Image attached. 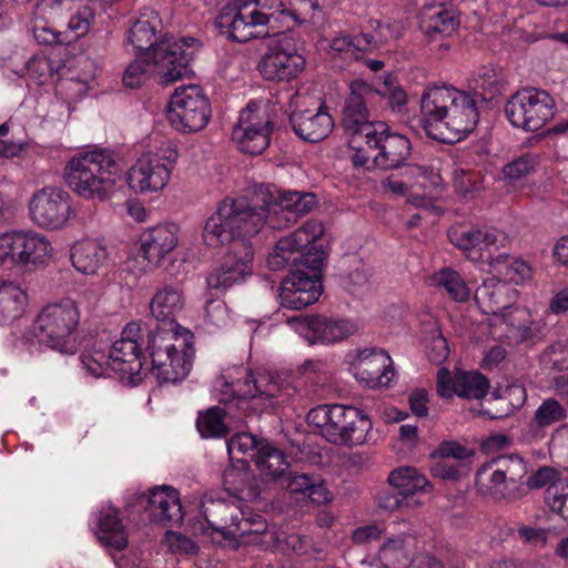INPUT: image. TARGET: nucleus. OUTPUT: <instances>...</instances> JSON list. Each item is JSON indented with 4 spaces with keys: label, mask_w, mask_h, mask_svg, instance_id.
<instances>
[{
    "label": "nucleus",
    "mask_w": 568,
    "mask_h": 568,
    "mask_svg": "<svg viewBox=\"0 0 568 568\" xmlns=\"http://www.w3.org/2000/svg\"><path fill=\"white\" fill-rule=\"evenodd\" d=\"M81 368L83 372L94 378L110 376L111 365L109 364V354L101 349H87L81 356Z\"/></svg>",
    "instance_id": "nucleus-52"
},
{
    "label": "nucleus",
    "mask_w": 568,
    "mask_h": 568,
    "mask_svg": "<svg viewBox=\"0 0 568 568\" xmlns=\"http://www.w3.org/2000/svg\"><path fill=\"white\" fill-rule=\"evenodd\" d=\"M52 253L51 243L36 232L0 234V265L6 263L43 264Z\"/></svg>",
    "instance_id": "nucleus-19"
},
{
    "label": "nucleus",
    "mask_w": 568,
    "mask_h": 568,
    "mask_svg": "<svg viewBox=\"0 0 568 568\" xmlns=\"http://www.w3.org/2000/svg\"><path fill=\"white\" fill-rule=\"evenodd\" d=\"M119 168L108 150L94 149L72 156L65 165L69 186L85 200L105 201L113 192Z\"/></svg>",
    "instance_id": "nucleus-7"
},
{
    "label": "nucleus",
    "mask_w": 568,
    "mask_h": 568,
    "mask_svg": "<svg viewBox=\"0 0 568 568\" xmlns=\"http://www.w3.org/2000/svg\"><path fill=\"white\" fill-rule=\"evenodd\" d=\"M253 256L254 252L252 246L232 251L225 257L224 262L207 276V286L220 292H225L233 285L242 283L252 274Z\"/></svg>",
    "instance_id": "nucleus-29"
},
{
    "label": "nucleus",
    "mask_w": 568,
    "mask_h": 568,
    "mask_svg": "<svg viewBox=\"0 0 568 568\" xmlns=\"http://www.w3.org/2000/svg\"><path fill=\"white\" fill-rule=\"evenodd\" d=\"M566 408L556 399H545L536 409L532 417V425L537 427H548L555 423L567 418Z\"/></svg>",
    "instance_id": "nucleus-54"
},
{
    "label": "nucleus",
    "mask_w": 568,
    "mask_h": 568,
    "mask_svg": "<svg viewBox=\"0 0 568 568\" xmlns=\"http://www.w3.org/2000/svg\"><path fill=\"white\" fill-rule=\"evenodd\" d=\"M161 20L156 12L144 9L128 30L126 45L138 54H146L156 42V32Z\"/></svg>",
    "instance_id": "nucleus-37"
},
{
    "label": "nucleus",
    "mask_w": 568,
    "mask_h": 568,
    "mask_svg": "<svg viewBox=\"0 0 568 568\" xmlns=\"http://www.w3.org/2000/svg\"><path fill=\"white\" fill-rule=\"evenodd\" d=\"M527 462L517 454L500 455L484 463L476 471L477 490L495 500L506 498L509 485L523 479Z\"/></svg>",
    "instance_id": "nucleus-16"
},
{
    "label": "nucleus",
    "mask_w": 568,
    "mask_h": 568,
    "mask_svg": "<svg viewBox=\"0 0 568 568\" xmlns=\"http://www.w3.org/2000/svg\"><path fill=\"white\" fill-rule=\"evenodd\" d=\"M288 325L310 344H334L354 335L357 325L347 318H332L322 315L294 316Z\"/></svg>",
    "instance_id": "nucleus-22"
},
{
    "label": "nucleus",
    "mask_w": 568,
    "mask_h": 568,
    "mask_svg": "<svg viewBox=\"0 0 568 568\" xmlns=\"http://www.w3.org/2000/svg\"><path fill=\"white\" fill-rule=\"evenodd\" d=\"M256 213H264L262 230L270 226L281 230L295 223L297 219L316 205L313 193L280 191L273 184H258L248 187Z\"/></svg>",
    "instance_id": "nucleus-10"
},
{
    "label": "nucleus",
    "mask_w": 568,
    "mask_h": 568,
    "mask_svg": "<svg viewBox=\"0 0 568 568\" xmlns=\"http://www.w3.org/2000/svg\"><path fill=\"white\" fill-rule=\"evenodd\" d=\"M490 267L503 283L515 285L524 284L532 278L531 266L521 258H509L508 255L499 254L490 262Z\"/></svg>",
    "instance_id": "nucleus-44"
},
{
    "label": "nucleus",
    "mask_w": 568,
    "mask_h": 568,
    "mask_svg": "<svg viewBox=\"0 0 568 568\" xmlns=\"http://www.w3.org/2000/svg\"><path fill=\"white\" fill-rule=\"evenodd\" d=\"M273 129L274 124L266 108L250 101L233 128L232 141L243 153L257 155L270 145Z\"/></svg>",
    "instance_id": "nucleus-17"
},
{
    "label": "nucleus",
    "mask_w": 568,
    "mask_h": 568,
    "mask_svg": "<svg viewBox=\"0 0 568 568\" xmlns=\"http://www.w3.org/2000/svg\"><path fill=\"white\" fill-rule=\"evenodd\" d=\"M153 75L152 67L149 60H135L129 64L123 74L124 85L134 89L140 87L145 80Z\"/></svg>",
    "instance_id": "nucleus-59"
},
{
    "label": "nucleus",
    "mask_w": 568,
    "mask_h": 568,
    "mask_svg": "<svg viewBox=\"0 0 568 568\" xmlns=\"http://www.w3.org/2000/svg\"><path fill=\"white\" fill-rule=\"evenodd\" d=\"M560 479L561 478H558V473L554 468L541 467L528 478L527 485L531 489H538L545 486L548 488Z\"/></svg>",
    "instance_id": "nucleus-64"
},
{
    "label": "nucleus",
    "mask_w": 568,
    "mask_h": 568,
    "mask_svg": "<svg viewBox=\"0 0 568 568\" xmlns=\"http://www.w3.org/2000/svg\"><path fill=\"white\" fill-rule=\"evenodd\" d=\"M224 485L226 489L234 494H245V483L252 475L243 467H231L224 471Z\"/></svg>",
    "instance_id": "nucleus-62"
},
{
    "label": "nucleus",
    "mask_w": 568,
    "mask_h": 568,
    "mask_svg": "<svg viewBox=\"0 0 568 568\" xmlns=\"http://www.w3.org/2000/svg\"><path fill=\"white\" fill-rule=\"evenodd\" d=\"M178 158V146L172 141L143 153L126 172L129 187L140 194L162 191L171 179Z\"/></svg>",
    "instance_id": "nucleus-12"
},
{
    "label": "nucleus",
    "mask_w": 568,
    "mask_h": 568,
    "mask_svg": "<svg viewBox=\"0 0 568 568\" xmlns=\"http://www.w3.org/2000/svg\"><path fill=\"white\" fill-rule=\"evenodd\" d=\"M138 500L148 513L150 521L176 525L183 519L179 491L171 486L155 487L148 496L140 494Z\"/></svg>",
    "instance_id": "nucleus-28"
},
{
    "label": "nucleus",
    "mask_w": 568,
    "mask_h": 568,
    "mask_svg": "<svg viewBox=\"0 0 568 568\" xmlns=\"http://www.w3.org/2000/svg\"><path fill=\"white\" fill-rule=\"evenodd\" d=\"M375 49L374 39L369 33H362L353 38L339 34L332 39L329 53L333 58L341 57L345 60H359L365 52Z\"/></svg>",
    "instance_id": "nucleus-43"
},
{
    "label": "nucleus",
    "mask_w": 568,
    "mask_h": 568,
    "mask_svg": "<svg viewBox=\"0 0 568 568\" xmlns=\"http://www.w3.org/2000/svg\"><path fill=\"white\" fill-rule=\"evenodd\" d=\"M256 10L266 16V27L273 20L277 21L281 18H287L286 9L281 0H251Z\"/></svg>",
    "instance_id": "nucleus-63"
},
{
    "label": "nucleus",
    "mask_w": 568,
    "mask_h": 568,
    "mask_svg": "<svg viewBox=\"0 0 568 568\" xmlns=\"http://www.w3.org/2000/svg\"><path fill=\"white\" fill-rule=\"evenodd\" d=\"M141 344L115 341L109 351L111 371L121 375H138L142 369Z\"/></svg>",
    "instance_id": "nucleus-41"
},
{
    "label": "nucleus",
    "mask_w": 568,
    "mask_h": 568,
    "mask_svg": "<svg viewBox=\"0 0 568 568\" xmlns=\"http://www.w3.org/2000/svg\"><path fill=\"white\" fill-rule=\"evenodd\" d=\"M415 544V538L408 534L388 538L379 548L378 557L387 568H406L412 561Z\"/></svg>",
    "instance_id": "nucleus-42"
},
{
    "label": "nucleus",
    "mask_w": 568,
    "mask_h": 568,
    "mask_svg": "<svg viewBox=\"0 0 568 568\" xmlns=\"http://www.w3.org/2000/svg\"><path fill=\"white\" fill-rule=\"evenodd\" d=\"M305 68V58L296 41L287 34L272 40L257 63V70L266 81L284 82L295 79Z\"/></svg>",
    "instance_id": "nucleus-18"
},
{
    "label": "nucleus",
    "mask_w": 568,
    "mask_h": 568,
    "mask_svg": "<svg viewBox=\"0 0 568 568\" xmlns=\"http://www.w3.org/2000/svg\"><path fill=\"white\" fill-rule=\"evenodd\" d=\"M433 284L445 290L455 302H466L470 296V288L460 274L452 268H443L433 275Z\"/></svg>",
    "instance_id": "nucleus-47"
},
{
    "label": "nucleus",
    "mask_w": 568,
    "mask_h": 568,
    "mask_svg": "<svg viewBox=\"0 0 568 568\" xmlns=\"http://www.w3.org/2000/svg\"><path fill=\"white\" fill-rule=\"evenodd\" d=\"M210 526L220 531L225 539L236 540L239 545H261L264 542L266 524L257 517L256 519L244 518L243 514H230V524L224 520L223 525L206 517Z\"/></svg>",
    "instance_id": "nucleus-32"
},
{
    "label": "nucleus",
    "mask_w": 568,
    "mask_h": 568,
    "mask_svg": "<svg viewBox=\"0 0 568 568\" xmlns=\"http://www.w3.org/2000/svg\"><path fill=\"white\" fill-rule=\"evenodd\" d=\"M320 10L317 0H290L287 18L293 21H306L315 17Z\"/></svg>",
    "instance_id": "nucleus-61"
},
{
    "label": "nucleus",
    "mask_w": 568,
    "mask_h": 568,
    "mask_svg": "<svg viewBox=\"0 0 568 568\" xmlns=\"http://www.w3.org/2000/svg\"><path fill=\"white\" fill-rule=\"evenodd\" d=\"M474 88L481 90L488 99L500 94L504 89V78L499 69L495 67H481L475 74Z\"/></svg>",
    "instance_id": "nucleus-50"
},
{
    "label": "nucleus",
    "mask_w": 568,
    "mask_h": 568,
    "mask_svg": "<svg viewBox=\"0 0 568 568\" xmlns=\"http://www.w3.org/2000/svg\"><path fill=\"white\" fill-rule=\"evenodd\" d=\"M168 119L171 126L181 133L203 130L211 119V104L202 88H178L169 103Z\"/></svg>",
    "instance_id": "nucleus-15"
},
{
    "label": "nucleus",
    "mask_w": 568,
    "mask_h": 568,
    "mask_svg": "<svg viewBox=\"0 0 568 568\" xmlns=\"http://www.w3.org/2000/svg\"><path fill=\"white\" fill-rule=\"evenodd\" d=\"M199 42L194 38L164 36L145 54L153 77L161 84L173 83L189 73V63L194 58Z\"/></svg>",
    "instance_id": "nucleus-13"
},
{
    "label": "nucleus",
    "mask_w": 568,
    "mask_h": 568,
    "mask_svg": "<svg viewBox=\"0 0 568 568\" xmlns=\"http://www.w3.org/2000/svg\"><path fill=\"white\" fill-rule=\"evenodd\" d=\"M489 326L491 335L508 345L532 342L538 333V324L530 311L523 306H509L500 315L490 317Z\"/></svg>",
    "instance_id": "nucleus-24"
},
{
    "label": "nucleus",
    "mask_w": 568,
    "mask_h": 568,
    "mask_svg": "<svg viewBox=\"0 0 568 568\" xmlns=\"http://www.w3.org/2000/svg\"><path fill=\"white\" fill-rule=\"evenodd\" d=\"M390 486L397 489V494H381L378 505L388 510L404 507H415L420 503L419 494L427 491L429 481L414 467H400L394 469L388 476Z\"/></svg>",
    "instance_id": "nucleus-23"
},
{
    "label": "nucleus",
    "mask_w": 568,
    "mask_h": 568,
    "mask_svg": "<svg viewBox=\"0 0 568 568\" xmlns=\"http://www.w3.org/2000/svg\"><path fill=\"white\" fill-rule=\"evenodd\" d=\"M440 176L432 169L419 165H407L398 175H389L383 181L385 190L394 195L404 196L415 185L426 190L439 185Z\"/></svg>",
    "instance_id": "nucleus-36"
},
{
    "label": "nucleus",
    "mask_w": 568,
    "mask_h": 568,
    "mask_svg": "<svg viewBox=\"0 0 568 568\" xmlns=\"http://www.w3.org/2000/svg\"><path fill=\"white\" fill-rule=\"evenodd\" d=\"M179 244V227L175 224H159L143 232L140 239V251L152 265L171 254Z\"/></svg>",
    "instance_id": "nucleus-30"
},
{
    "label": "nucleus",
    "mask_w": 568,
    "mask_h": 568,
    "mask_svg": "<svg viewBox=\"0 0 568 568\" xmlns=\"http://www.w3.org/2000/svg\"><path fill=\"white\" fill-rule=\"evenodd\" d=\"M264 442L265 440H258L251 433H239L226 442V448L232 459H240L237 455H250L253 457L254 453L257 452L260 444Z\"/></svg>",
    "instance_id": "nucleus-57"
},
{
    "label": "nucleus",
    "mask_w": 568,
    "mask_h": 568,
    "mask_svg": "<svg viewBox=\"0 0 568 568\" xmlns=\"http://www.w3.org/2000/svg\"><path fill=\"white\" fill-rule=\"evenodd\" d=\"M216 24L232 40L247 42L261 36L258 28L266 27V16L257 11L251 0H232L220 11Z\"/></svg>",
    "instance_id": "nucleus-21"
},
{
    "label": "nucleus",
    "mask_w": 568,
    "mask_h": 568,
    "mask_svg": "<svg viewBox=\"0 0 568 568\" xmlns=\"http://www.w3.org/2000/svg\"><path fill=\"white\" fill-rule=\"evenodd\" d=\"M26 74L36 85H44L53 81L55 65L52 60L44 55H34L26 63Z\"/></svg>",
    "instance_id": "nucleus-51"
},
{
    "label": "nucleus",
    "mask_w": 568,
    "mask_h": 568,
    "mask_svg": "<svg viewBox=\"0 0 568 568\" xmlns=\"http://www.w3.org/2000/svg\"><path fill=\"white\" fill-rule=\"evenodd\" d=\"M184 297L180 288L174 286H164L159 290L150 302L152 316L164 323V327L172 328V324H178L175 317L183 310Z\"/></svg>",
    "instance_id": "nucleus-39"
},
{
    "label": "nucleus",
    "mask_w": 568,
    "mask_h": 568,
    "mask_svg": "<svg viewBox=\"0 0 568 568\" xmlns=\"http://www.w3.org/2000/svg\"><path fill=\"white\" fill-rule=\"evenodd\" d=\"M459 24L455 10L443 3L424 6L419 14V26L429 40L450 37Z\"/></svg>",
    "instance_id": "nucleus-35"
},
{
    "label": "nucleus",
    "mask_w": 568,
    "mask_h": 568,
    "mask_svg": "<svg viewBox=\"0 0 568 568\" xmlns=\"http://www.w3.org/2000/svg\"><path fill=\"white\" fill-rule=\"evenodd\" d=\"M324 234L321 222L310 220L301 227L277 241L266 264L272 271L293 264L296 268L282 282L280 303L290 310H301L315 303L322 293L321 271L325 252L305 250Z\"/></svg>",
    "instance_id": "nucleus-1"
},
{
    "label": "nucleus",
    "mask_w": 568,
    "mask_h": 568,
    "mask_svg": "<svg viewBox=\"0 0 568 568\" xmlns=\"http://www.w3.org/2000/svg\"><path fill=\"white\" fill-rule=\"evenodd\" d=\"M479 113L469 93L452 87H432L420 99V123L426 134L444 143L467 136L477 125Z\"/></svg>",
    "instance_id": "nucleus-3"
},
{
    "label": "nucleus",
    "mask_w": 568,
    "mask_h": 568,
    "mask_svg": "<svg viewBox=\"0 0 568 568\" xmlns=\"http://www.w3.org/2000/svg\"><path fill=\"white\" fill-rule=\"evenodd\" d=\"M213 394L221 403L255 398L266 406L285 402L284 388L277 378L266 371L253 373L244 366H233L223 371L215 379Z\"/></svg>",
    "instance_id": "nucleus-9"
},
{
    "label": "nucleus",
    "mask_w": 568,
    "mask_h": 568,
    "mask_svg": "<svg viewBox=\"0 0 568 568\" xmlns=\"http://www.w3.org/2000/svg\"><path fill=\"white\" fill-rule=\"evenodd\" d=\"M205 322L216 328L224 327L230 322V312L222 300H210L205 306Z\"/></svg>",
    "instance_id": "nucleus-60"
},
{
    "label": "nucleus",
    "mask_w": 568,
    "mask_h": 568,
    "mask_svg": "<svg viewBox=\"0 0 568 568\" xmlns=\"http://www.w3.org/2000/svg\"><path fill=\"white\" fill-rule=\"evenodd\" d=\"M356 381L367 387H386L395 377L393 361L383 349H362L351 363Z\"/></svg>",
    "instance_id": "nucleus-25"
},
{
    "label": "nucleus",
    "mask_w": 568,
    "mask_h": 568,
    "mask_svg": "<svg viewBox=\"0 0 568 568\" xmlns=\"http://www.w3.org/2000/svg\"><path fill=\"white\" fill-rule=\"evenodd\" d=\"M72 266L83 275H97L109 258V247L99 240L88 239L77 242L70 251Z\"/></svg>",
    "instance_id": "nucleus-34"
},
{
    "label": "nucleus",
    "mask_w": 568,
    "mask_h": 568,
    "mask_svg": "<svg viewBox=\"0 0 568 568\" xmlns=\"http://www.w3.org/2000/svg\"><path fill=\"white\" fill-rule=\"evenodd\" d=\"M545 501L552 513L568 520V478L546 488Z\"/></svg>",
    "instance_id": "nucleus-53"
},
{
    "label": "nucleus",
    "mask_w": 568,
    "mask_h": 568,
    "mask_svg": "<svg viewBox=\"0 0 568 568\" xmlns=\"http://www.w3.org/2000/svg\"><path fill=\"white\" fill-rule=\"evenodd\" d=\"M31 220L42 229H62L73 216L71 199L67 191L59 187H43L29 201Z\"/></svg>",
    "instance_id": "nucleus-20"
},
{
    "label": "nucleus",
    "mask_w": 568,
    "mask_h": 568,
    "mask_svg": "<svg viewBox=\"0 0 568 568\" xmlns=\"http://www.w3.org/2000/svg\"><path fill=\"white\" fill-rule=\"evenodd\" d=\"M515 291L497 278H487L477 287L475 300L480 311L491 317L505 312L510 305Z\"/></svg>",
    "instance_id": "nucleus-38"
},
{
    "label": "nucleus",
    "mask_w": 568,
    "mask_h": 568,
    "mask_svg": "<svg viewBox=\"0 0 568 568\" xmlns=\"http://www.w3.org/2000/svg\"><path fill=\"white\" fill-rule=\"evenodd\" d=\"M373 91L372 94L365 97L362 100L364 108L368 111V105L373 102L376 97H382L388 100L389 105L394 110H400L407 102V97L402 87L394 83L390 78L384 81V85L381 89H374L371 84L363 81Z\"/></svg>",
    "instance_id": "nucleus-49"
},
{
    "label": "nucleus",
    "mask_w": 568,
    "mask_h": 568,
    "mask_svg": "<svg viewBox=\"0 0 568 568\" xmlns=\"http://www.w3.org/2000/svg\"><path fill=\"white\" fill-rule=\"evenodd\" d=\"M37 10L41 12L50 10L52 13L75 10L70 17L68 27L79 37L85 36L91 30L95 19L92 0H40Z\"/></svg>",
    "instance_id": "nucleus-33"
},
{
    "label": "nucleus",
    "mask_w": 568,
    "mask_h": 568,
    "mask_svg": "<svg viewBox=\"0 0 568 568\" xmlns=\"http://www.w3.org/2000/svg\"><path fill=\"white\" fill-rule=\"evenodd\" d=\"M542 362L559 373L568 372V344L558 342L550 345L542 354Z\"/></svg>",
    "instance_id": "nucleus-58"
},
{
    "label": "nucleus",
    "mask_w": 568,
    "mask_h": 568,
    "mask_svg": "<svg viewBox=\"0 0 568 568\" xmlns=\"http://www.w3.org/2000/svg\"><path fill=\"white\" fill-rule=\"evenodd\" d=\"M448 237L469 260L476 262L484 258L481 230L454 227L448 231Z\"/></svg>",
    "instance_id": "nucleus-45"
},
{
    "label": "nucleus",
    "mask_w": 568,
    "mask_h": 568,
    "mask_svg": "<svg viewBox=\"0 0 568 568\" xmlns=\"http://www.w3.org/2000/svg\"><path fill=\"white\" fill-rule=\"evenodd\" d=\"M300 94H294L291 99L290 106L294 108L290 114V124L295 134L304 141L312 143L326 139L334 128V121L325 105L318 106L316 110H298Z\"/></svg>",
    "instance_id": "nucleus-27"
},
{
    "label": "nucleus",
    "mask_w": 568,
    "mask_h": 568,
    "mask_svg": "<svg viewBox=\"0 0 568 568\" xmlns=\"http://www.w3.org/2000/svg\"><path fill=\"white\" fill-rule=\"evenodd\" d=\"M264 213H256L248 189L236 199L226 197L206 220L202 237L211 247L232 243V251L251 245V239L262 231Z\"/></svg>",
    "instance_id": "nucleus-4"
},
{
    "label": "nucleus",
    "mask_w": 568,
    "mask_h": 568,
    "mask_svg": "<svg viewBox=\"0 0 568 568\" xmlns=\"http://www.w3.org/2000/svg\"><path fill=\"white\" fill-rule=\"evenodd\" d=\"M489 388V381L479 372L447 368L437 372V393L443 398L454 395L466 399H481Z\"/></svg>",
    "instance_id": "nucleus-26"
},
{
    "label": "nucleus",
    "mask_w": 568,
    "mask_h": 568,
    "mask_svg": "<svg viewBox=\"0 0 568 568\" xmlns=\"http://www.w3.org/2000/svg\"><path fill=\"white\" fill-rule=\"evenodd\" d=\"M264 213H256L248 189L236 199L226 197L206 220L202 237L211 247L232 243V251L251 245V239L262 231Z\"/></svg>",
    "instance_id": "nucleus-5"
},
{
    "label": "nucleus",
    "mask_w": 568,
    "mask_h": 568,
    "mask_svg": "<svg viewBox=\"0 0 568 568\" xmlns=\"http://www.w3.org/2000/svg\"><path fill=\"white\" fill-rule=\"evenodd\" d=\"M538 165L539 155L535 153H527L507 163L503 168V174L505 179L509 181H516L534 173Z\"/></svg>",
    "instance_id": "nucleus-56"
},
{
    "label": "nucleus",
    "mask_w": 568,
    "mask_h": 568,
    "mask_svg": "<svg viewBox=\"0 0 568 568\" xmlns=\"http://www.w3.org/2000/svg\"><path fill=\"white\" fill-rule=\"evenodd\" d=\"M513 126L527 132L544 128L555 115L556 103L545 90L526 88L510 97L505 106Z\"/></svg>",
    "instance_id": "nucleus-14"
},
{
    "label": "nucleus",
    "mask_w": 568,
    "mask_h": 568,
    "mask_svg": "<svg viewBox=\"0 0 568 568\" xmlns=\"http://www.w3.org/2000/svg\"><path fill=\"white\" fill-rule=\"evenodd\" d=\"M253 459L261 473L274 478L283 475L288 467L283 453L271 446L267 442L260 444L257 452L253 455Z\"/></svg>",
    "instance_id": "nucleus-46"
},
{
    "label": "nucleus",
    "mask_w": 568,
    "mask_h": 568,
    "mask_svg": "<svg viewBox=\"0 0 568 568\" xmlns=\"http://www.w3.org/2000/svg\"><path fill=\"white\" fill-rule=\"evenodd\" d=\"M95 536L108 551H121L129 544L126 527L120 518L119 509L104 505L95 514Z\"/></svg>",
    "instance_id": "nucleus-31"
},
{
    "label": "nucleus",
    "mask_w": 568,
    "mask_h": 568,
    "mask_svg": "<svg viewBox=\"0 0 568 568\" xmlns=\"http://www.w3.org/2000/svg\"><path fill=\"white\" fill-rule=\"evenodd\" d=\"M196 428L203 438H221L229 433L224 423V413L215 406L200 413L196 419Z\"/></svg>",
    "instance_id": "nucleus-48"
},
{
    "label": "nucleus",
    "mask_w": 568,
    "mask_h": 568,
    "mask_svg": "<svg viewBox=\"0 0 568 568\" xmlns=\"http://www.w3.org/2000/svg\"><path fill=\"white\" fill-rule=\"evenodd\" d=\"M80 321V312L71 298L44 305L22 338L27 344H44L60 353L74 352V333Z\"/></svg>",
    "instance_id": "nucleus-8"
},
{
    "label": "nucleus",
    "mask_w": 568,
    "mask_h": 568,
    "mask_svg": "<svg viewBox=\"0 0 568 568\" xmlns=\"http://www.w3.org/2000/svg\"><path fill=\"white\" fill-rule=\"evenodd\" d=\"M28 306V294L17 282L0 281V325L22 317Z\"/></svg>",
    "instance_id": "nucleus-40"
},
{
    "label": "nucleus",
    "mask_w": 568,
    "mask_h": 568,
    "mask_svg": "<svg viewBox=\"0 0 568 568\" xmlns=\"http://www.w3.org/2000/svg\"><path fill=\"white\" fill-rule=\"evenodd\" d=\"M493 399L499 403L497 412H501L500 415L515 412L520 408L526 402V389L518 384H513L506 388L494 392Z\"/></svg>",
    "instance_id": "nucleus-55"
},
{
    "label": "nucleus",
    "mask_w": 568,
    "mask_h": 568,
    "mask_svg": "<svg viewBox=\"0 0 568 568\" xmlns=\"http://www.w3.org/2000/svg\"><path fill=\"white\" fill-rule=\"evenodd\" d=\"M372 93L373 91L361 79L349 83V94L343 108V126L345 132L352 135L353 143L363 139L369 149L377 151L373 158L377 168L399 169L410 154V142L403 134L389 132L384 122L369 120V112L361 99Z\"/></svg>",
    "instance_id": "nucleus-2"
},
{
    "label": "nucleus",
    "mask_w": 568,
    "mask_h": 568,
    "mask_svg": "<svg viewBox=\"0 0 568 568\" xmlns=\"http://www.w3.org/2000/svg\"><path fill=\"white\" fill-rule=\"evenodd\" d=\"M145 351L151 361V375L160 384H175L192 368L194 335L180 324H172V328L159 325L149 333Z\"/></svg>",
    "instance_id": "nucleus-6"
},
{
    "label": "nucleus",
    "mask_w": 568,
    "mask_h": 568,
    "mask_svg": "<svg viewBox=\"0 0 568 568\" xmlns=\"http://www.w3.org/2000/svg\"><path fill=\"white\" fill-rule=\"evenodd\" d=\"M307 418L323 437L335 445H361L372 428L371 420L362 410L339 404L317 406Z\"/></svg>",
    "instance_id": "nucleus-11"
}]
</instances>
